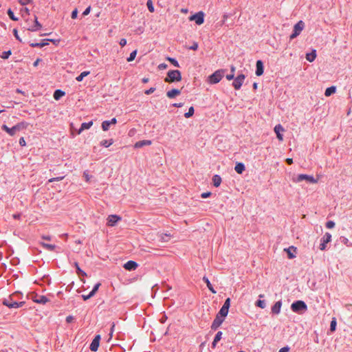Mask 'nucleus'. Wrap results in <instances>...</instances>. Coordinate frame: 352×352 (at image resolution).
Masks as SVG:
<instances>
[{
    "mask_svg": "<svg viewBox=\"0 0 352 352\" xmlns=\"http://www.w3.org/2000/svg\"><path fill=\"white\" fill-rule=\"evenodd\" d=\"M155 91V87H151L149 89H147L144 91V94L146 95H150L153 94Z\"/></svg>",
    "mask_w": 352,
    "mask_h": 352,
    "instance_id": "nucleus-54",
    "label": "nucleus"
},
{
    "mask_svg": "<svg viewBox=\"0 0 352 352\" xmlns=\"http://www.w3.org/2000/svg\"><path fill=\"white\" fill-rule=\"evenodd\" d=\"M316 57V50H313L311 52L306 54V59L309 62H313Z\"/></svg>",
    "mask_w": 352,
    "mask_h": 352,
    "instance_id": "nucleus-29",
    "label": "nucleus"
},
{
    "mask_svg": "<svg viewBox=\"0 0 352 352\" xmlns=\"http://www.w3.org/2000/svg\"><path fill=\"white\" fill-rule=\"evenodd\" d=\"M151 140H141V141H138L137 142L135 145H134V147L136 148H142L144 146H148V145H151Z\"/></svg>",
    "mask_w": 352,
    "mask_h": 352,
    "instance_id": "nucleus-23",
    "label": "nucleus"
},
{
    "mask_svg": "<svg viewBox=\"0 0 352 352\" xmlns=\"http://www.w3.org/2000/svg\"><path fill=\"white\" fill-rule=\"evenodd\" d=\"M284 250L287 253V256L289 258H294L296 257L294 253L296 251V248L294 246H290L288 248H285Z\"/></svg>",
    "mask_w": 352,
    "mask_h": 352,
    "instance_id": "nucleus-21",
    "label": "nucleus"
},
{
    "mask_svg": "<svg viewBox=\"0 0 352 352\" xmlns=\"http://www.w3.org/2000/svg\"><path fill=\"white\" fill-rule=\"evenodd\" d=\"M168 65L166 63H161L159 65L158 68L160 69H166Z\"/></svg>",
    "mask_w": 352,
    "mask_h": 352,
    "instance_id": "nucleus-62",
    "label": "nucleus"
},
{
    "mask_svg": "<svg viewBox=\"0 0 352 352\" xmlns=\"http://www.w3.org/2000/svg\"><path fill=\"white\" fill-rule=\"evenodd\" d=\"M256 75L257 76H260L263 74L264 72V66L263 63L261 60H258L256 63Z\"/></svg>",
    "mask_w": 352,
    "mask_h": 352,
    "instance_id": "nucleus-14",
    "label": "nucleus"
},
{
    "mask_svg": "<svg viewBox=\"0 0 352 352\" xmlns=\"http://www.w3.org/2000/svg\"><path fill=\"white\" fill-rule=\"evenodd\" d=\"M289 346H284L281 348L278 352H289Z\"/></svg>",
    "mask_w": 352,
    "mask_h": 352,
    "instance_id": "nucleus-61",
    "label": "nucleus"
},
{
    "mask_svg": "<svg viewBox=\"0 0 352 352\" xmlns=\"http://www.w3.org/2000/svg\"><path fill=\"white\" fill-rule=\"evenodd\" d=\"M284 131V128L280 124H277L274 127V132L276 134V137L280 141H283V136L281 132Z\"/></svg>",
    "mask_w": 352,
    "mask_h": 352,
    "instance_id": "nucleus-19",
    "label": "nucleus"
},
{
    "mask_svg": "<svg viewBox=\"0 0 352 352\" xmlns=\"http://www.w3.org/2000/svg\"><path fill=\"white\" fill-rule=\"evenodd\" d=\"M23 294L19 292H16L8 298H3L2 304L9 308H19L25 305V301L18 302V300L22 298Z\"/></svg>",
    "mask_w": 352,
    "mask_h": 352,
    "instance_id": "nucleus-1",
    "label": "nucleus"
},
{
    "mask_svg": "<svg viewBox=\"0 0 352 352\" xmlns=\"http://www.w3.org/2000/svg\"><path fill=\"white\" fill-rule=\"evenodd\" d=\"M74 266L76 269V273L78 276H87V274L80 268L78 263L77 262L74 263Z\"/></svg>",
    "mask_w": 352,
    "mask_h": 352,
    "instance_id": "nucleus-34",
    "label": "nucleus"
},
{
    "mask_svg": "<svg viewBox=\"0 0 352 352\" xmlns=\"http://www.w3.org/2000/svg\"><path fill=\"white\" fill-rule=\"evenodd\" d=\"M92 124H93L92 121H90L89 122L82 123L81 126L78 131V134L81 133V132L85 129H89L92 126Z\"/></svg>",
    "mask_w": 352,
    "mask_h": 352,
    "instance_id": "nucleus-28",
    "label": "nucleus"
},
{
    "mask_svg": "<svg viewBox=\"0 0 352 352\" xmlns=\"http://www.w3.org/2000/svg\"><path fill=\"white\" fill-rule=\"evenodd\" d=\"M11 54H12L11 50L5 51V52H2L0 57L3 59H8Z\"/></svg>",
    "mask_w": 352,
    "mask_h": 352,
    "instance_id": "nucleus-43",
    "label": "nucleus"
},
{
    "mask_svg": "<svg viewBox=\"0 0 352 352\" xmlns=\"http://www.w3.org/2000/svg\"><path fill=\"white\" fill-rule=\"evenodd\" d=\"M18 1H19V3L22 6L27 5L32 1V0H18Z\"/></svg>",
    "mask_w": 352,
    "mask_h": 352,
    "instance_id": "nucleus-52",
    "label": "nucleus"
},
{
    "mask_svg": "<svg viewBox=\"0 0 352 352\" xmlns=\"http://www.w3.org/2000/svg\"><path fill=\"white\" fill-rule=\"evenodd\" d=\"M77 15H78V10H77V9H75L72 11L71 17H72V19H76L77 17Z\"/></svg>",
    "mask_w": 352,
    "mask_h": 352,
    "instance_id": "nucleus-57",
    "label": "nucleus"
},
{
    "mask_svg": "<svg viewBox=\"0 0 352 352\" xmlns=\"http://www.w3.org/2000/svg\"><path fill=\"white\" fill-rule=\"evenodd\" d=\"M256 305L261 309H264L266 306V303L265 300L259 299L256 302Z\"/></svg>",
    "mask_w": 352,
    "mask_h": 352,
    "instance_id": "nucleus-42",
    "label": "nucleus"
},
{
    "mask_svg": "<svg viewBox=\"0 0 352 352\" xmlns=\"http://www.w3.org/2000/svg\"><path fill=\"white\" fill-rule=\"evenodd\" d=\"M167 60L175 67H179V64L178 63V61L174 58H170V57H168L167 58Z\"/></svg>",
    "mask_w": 352,
    "mask_h": 352,
    "instance_id": "nucleus-38",
    "label": "nucleus"
},
{
    "mask_svg": "<svg viewBox=\"0 0 352 352\" xmlns=\"http://www.w3.org/2000/svg\"><path fill=\"white\" fill-rule=\"evenodd\" d=\"M181 90L177 89H173L168 91L166 92V96L169 98H174L176 96L180 95Z\"/></svg>",
    "mask_w": 352,
    "mask_h": 352,
    "instance_id": "nucleus-20",
    "label": "nucleus"
},
{
    "mask_svg": "<svg viewBox=\"0 0 352 352\" xmlns=\"http://www.w3.org/2000/svg\"><path fill=\"white\" fill-rule=\"evenodd\" d=\"M194 112H195L194 107H190L188 109V111L185 113V114H184L185 118H188L192 116L194 114Z\"/></svg>",
    "mask_w": 352,
    "mask_h": 352,
    "instance_id": "nucleus-39",
    "label": "nucleus"
},
{
    "mask_svg": "<svg viewBox=\"0 0 352 352\" xmlns=\"http://www.w3.org/2000/svg\"><path fill=\"white\" fill-rule=\"evenodd\" d=\"M49 39H43L41 43H32L30 45L32 47H43L48 45Z\"/></svg>",
    "mask_w": 352,
    "mask_h": 352,
    "instance_id": "nucleus-24",
    "label": "nucleus"
},
{
    "mask_svg": "<svg viewBox=\"0 0 352 352\" xmlns=\"http://www.w3.org/2000/svg\"><path fill=\"white\" fill-rule=\"evenodd\" d=\"M291 309L295 313H302L307 311V306L302 300H296L291 305Z\"/></svg>",
    "mask_w": 352,
    "mask_h": 352,
    "instance_id": "nucleus-4",
    "label": "nucleus"
},
{
    "mask_svg": "<svg viewBox=\"0 0 352 352\" xmlns=\"http://www.w3.org/2000/svg\"><path fill=\"white\" fill-rule=\"evenodd\" d=\"M94 295H91V292H89V294L87 295H82V298L84 300H89V298H91V297H93Z\"/></svg>",
    "mask_w": 352,
    "mask_h": 352,
    "instance_id": "nucleus-56",
    "label": "nucleus"
},
{
    "mask_svg": "<svg viewBox=\"0 0 352 352\" xmlns=\"http://www.w3.org/2000/svg\"><path fill=\"white\" fill-rule=\"evenodd\" d=\"M228 311H229V309L228 308H225L223 307H221V308L220 309V310L217 313V315H219V316L223 317V318H225L228 316Z\"/></svg>",
    "mask_w": 352,
    "mask_h": 352,
    "instance_id": "nucleus-32",
    "label": "nucleus"
},
{
    "mask_svg": "<svg viewBox=\"0 0 352 352\" xmlns=\"http://www.w3.org/2000/svg\"><path fill=\"white\" fill-rule=\"evenodd\" d=\"M138 265L135 261H129L124 265V268L128 271H133L135 270L138 267Z\"/></svg>",
    "mask_w": 352,
    "mask_h": 352,
    "instance_id": "nucleus-16",
    "label": "nucleus"
},
{
    "mask_svg": "<svg viewBox=\"0 0 352 352\" xmlns=\"http://www.w3.org/2000/svg\"><path fill=\"white\" fill-rule=\"evenodd\" d=\"M336 325H337L336 320L335 318H333L330 324V331L331 332H333L336 331Z\"/></svg>",
    "mask_w": 352,
    "mask_h": 352,
    "instance_id": "nucleus-40",
    "label": "nucleus"
},
{
    "mask_svg": "<svg viewBox=\"0 0 352 352\" xmlns=\"http://www.w3.org/2000/svg\"><path fill=\"white\" fill-rule=\"evenodd\" d=\"M120 220L121 217L120 216L111 214L107 218V225L109 226H114Z\"/></svg>",
    "mask_w": 352,
    "mask_h": 352,
    "instance_id": "nucleus-13",
    "label": "nucleus"
},
{
    "mask_svg": "<svg viewBox=\"0 0 352 352\" xmlns=\"http://www.w3.org/2000/svg\"><path fill=\"white\" fill-rule=\"evenodd\" d=\"M292 181L295 183H299L302 181H306L307 183L310 184L317 183V179H316L313 176L306 174L298 175L296 177H294L292 178Z\"/></svg>",
    "mask_w": 352,
    "mask_h": 352,
    "instance_id": "nucleus-5",
    "label": "nucleus"
},
{
    "mask_svg": "<svg viewBox=\"0 0 352 352\" xmlns=\"http://www.w3.org/2000/svg\"><path fill=\"white\" fill-rule=\"evenodd\" d=\"M190 21H195L196 24L201 25L204 22V13L201 11L192 14L189 18Z\"/></svg>",
    "mask_w": 352,
    "mask_h": 352,
    "instance_id": "nucleus-8",
    "label": "nucleus"
},
{
    "mask_svg": "<svg viewBox=\"0 0 352 352\" xmlns=\"http://www.w3.org/2000/svg\"><path fill=\"white\" fill-rule=\"evenodd\" d=\"M90 10H91V7H90V6H89L88 8H87L84 10V12H82V15H83V16H86V15L89 14V12H90Z\"/></svg>",
    "mask_w": 352,
    "mask_h": 352,
    "instance_id": "nucleus-59",
    "label": "nucleus"
},
{
    "mask_svg": "<svg viewBox=\"0 0 352 352\" xmlns=\"http://www.w3.org/2000/svg\"><path fill=\"white\" fill-rule=\"evenodd\" d=\"M245 167L243 163L242 162H237L235 165L234 170L235 171L241 174L245 170Z\"/></svg>",
    "mask_w": 352,
    "mask_h": 352,
    "instance_id": "nucleus-26",
    "label": "nucleus"
},
{
    "mask_svg": "<svg viewBox=\"0 0 352 352\" xmlns=\"http://www.w3.org/2000/svg\"><path fill=\"white\" fill-rule=\"evenodd\" d=\"M222 307H223L225 308H228L229 309V308L230 307V298H228L227 299H226L224 304L223 305Z\"/></svg>",
    "mask_w": 352,
    "mask_h": 352,
    "instance_id": "nucleus-49",
    "label": "nucleus"
},
{
    "mask_svg": "<svg viewBox=\"0 0 352 352\" xmlns=\"http://www.w3.org/2000/svg\"><path fill=\"white\" fill-rule=\"evenodd\" d=\"M74 317L72 316H68L66 318V322L67 323H70V322H72L74 320Z\"/></svg>",
    "mask_w": 352,
    "mask_h": 352,
    "instance_id": "nucleus-63",
    "label": "nucleus"
},
{
    "mask_svg": "<svg viewBox=\"0 0 352 352\" xmlns=\"http://www.w3.org/2000/svg\"><path fill=\"white\" fill-rule=\"evenodd\" d=\"M210 195H211V192H203L201 195V197L204 198V199H206V198L209 197Z\"/></svg>",
    "mask_w": 352,
    "mask_h": 352,
    "instance_id": "nucleus-55",
    "label": "nucleus"
},
{
    "mask_svg": "<svg viewBox=\"0 0 352 352\" xmlns=\"http://www.w3.org/2000/svg\"><path fill=\"white\" fill-rule=\"evenodd\" d=\"M41 245L49 251H54L56 248V245L52 244L42 243Z\"/></svg>",
    "mask_w": 352,
    "mask_h": 352,
    "instance_id": "nucleus-36",
    "label": "nucleus"
},
{
    "mask_svg": "<svg viewBox=\"0 0 352 352\" xmlns=\"http://www.w3.org/2000/svg\"><path fill=\"white\" fill-rule=\"evenodd\" d=\"M116 122L117 120L116 118H112L111 120H104L102 123V129L103 131H107L111 124H116Z\"/></svg>",
    "mask_w": 352,
    "mask_h": 352,
    "instance_id": "nucleus-15",
    "label": "nucleus"
},
{
    "mask_svg": "<svg viewBox=\"0 0 352 352\" xmlns=\"http://www.w3.org/2000/svg\"><path fill=\"white\" fill-rule=\"evenodd\" d=\"M170 235L167 234H162L160 236V240L163 242H167L170 239Z\"/></svg>",
    "mask_w": 352,
    "mask_h": 352,
    "instance_id": "nucleus-48",
    "label": "nucleus"
},
{
    "mask_svg": "<svg viewBox=\"0 0 352 352\" xmlns=\"http://www.w3.org/2000/svg\"><path fill=\"white\" fill-rule=\"evenodd\" d=\"M226 78L228 80H234L235 78L234 74H230L226 75Z\"/></svg>",
    "mask_w": 352,
    "mask_h": 352,
    "instance_id": "nucleus-60",
    "label": "nucleus"
},
{
    "mask_svg": "<svg viewBox=\"0 0 352 352\" xmlns=\"http://www.w3.org/2000/svg\"><path fill=\"white\" fill-rule=\"evenodd\" d=\"M245 78V76L243 74L238 75L232 82V85L235 89L239 90L242 86L244 80Z\"/></svg>",
    "mask_w": 352,
    "mask_h": 352,
    "instance_id": "nucleus-9",
    "label": "nucleus"
},
{
    "mask_svg": "<svg viewBox=\"0 0 352 352\" xmlns=\"http://www.w3.org/2000/svg\"><path fill=\"white\" fill-rule=\"evenodd\" d=\"M120 45L122 46V47H124L126 45V40L125 38H122L120 39Z\"/></svg>",
    "mask_w": 352,
    "mask_h": 352,
    "instance_id": "nucleus-64",
    "label": "nucleus"
},
{
    "mask_svg": "<svg viewBox=\"0 0 352 352\" xmlns=\"http://www.w3.org/2000/svg\"><path fill=\"white\" fill-rule=\"evenodd\" d=\"M26 126V124L25 122H20L17 124L14 125L12 128L8 127L6 124H3L1 126L2 130L8 133L10 135L13 136L16 134L17 131H21V129H25Z\"/></svg>",
    "mask_w": 352,
    "mask_h": 352,
    "instance_id": "nucleus-2",
    "label": "nucleus"
},
{
    "mask_svg": "<svg viewBox=\"0 0 352 352\" xmlns=\"http://www.w3.org/2000/svg\"><path fill=\"white\" fill-rule=\"evenodd\" d=\"M42 28L41 24L38 21V18L36 16H34V23L32 26L28 27L27 29L31 32H35L40 30Z\"/></svg>",
    "mask_w": 352,
    "mask_h": 352,
    "instance_id": "nucleus-18",
    "label": "nucleus"
},
{
    "mask_svg": "<svg viewBox=\"0 0 352 352\" xmlns=\"http://www.w3.org/2000/svg\"><path fill=\"white\" fill-rule=\"evenodd\" d=\"M100 285H101V284L100 283H96L94 286L92 290L90 292H91V295H95L96 293L98 292V288L100 287Z\"/></svg>",
    "mask_w": 352,
    "mask_h": 352,
    "instance_id": "nucleus-47",
    "label": "nucleus"
},
{
    "mask_svg": "<svg viewBox=\"0 0 352 352\" xmlns=\"http://www.w3.org/2000/svg\"><path fill=\"white\" fill-rule=\"evenodd\" d=\"M225 318L217 314L214 320L211 324V329L216 331L223 323Z\"/></svg>",
    "mask_w": 352,
    "mask_h": 352,
    "instance_id": "nucleus-11",
    "label": "nucleus"
},
{
    "mask_svg": "<svg viewBox=\"0 0 352 352\" xmlns=\"http://www.w3.org/2000/svg\"><path fill=\"white\" fill-rule=\"evenodd\" d=\"M222 335H223V333L221 331H218L216 333L214 338L213 340V342H212V349H214L216 347L218 342L220 341V340L221 339Z\"/></svg>",
    "mask_w": 352,
    "mask_h": 352,
    "instance_id": "nucleus-25",
    "label": "nucleus"
},
{
    "mask_svg": "<svg viewBox=\"0 0 352 352\" xmlns=\"http://www.w3.org/2000/svg\"><path fill=\"white\" fill-rule=\"evenodd\" d=\"M63 178H64V177H53V178L50 179L48 180V182L51 183V182H54L61 181Z\"/></svg>",
    "mask_w": 352,
    "mask_h": 352,
    "instance_id": "nucleus-50",
    "label": "nucleus"
},
{
    "mask_svg": "<svg viewBox=\"0 0 352 352\" xmlns=\"http://www.w3.org/2000/svg\"><path fill=\"white\" fill-rule=\"evenodd\" d=\"M281 306L282 302L280 300L277 301L272 307V313L278 314L280 311Z\"/></svg>",
    "mask_w": 352,
    "mask_h": 352,
    "instance_id": "nucleus-22",
    "label": "nucleus"
},
{
    "mask_svg": "<svg viewBox=\"0 0 352 352\" xmlns=\"http://www.w3.org/2000/svg\"><path fill=\"white\" fill-rule=\"evenodd\" d=\"M223 75L224 70L219 69L209 76V81L211 84H216L222 79Z\"/></svg>",
    "mask_w": 352,
    "mask_h": 352,
    "instance_id": "nucleus-7",
    "label": "nucleus"
},
{
    "mask_svg": "<svg viewBox=\"0 0 352 352\" xmlns=\"http://www.w3.org/2000/svg\"><path fill=\"white\" fill-rule=\"evenodd\" d=\"M65 94V91L60 89H56L54 91L53 97L56 100H60Z\"/></svg>",
    "mask_w": 352,
    "mask_h": 352,
    "instance_id": "nucleus-27",
    "label": "nucleus"
},
{
    "mask_svg": "<svg viewBox=\"0 0 352 352\" xmlns=\"http://www.w3.org/2000/svg\"><path fill=\"white\" fill-rule=\"evenodd\" d=\"M146 6H147L148 10L151 12H154L155 8H154V6H153V2H152L151 0H148L147 1Z\"/></svg>",
    "mask_w": 352,
    "mask_h": 352,
    "instance_id": "nucleus-45",
    "label": "nucleus"
},
{
    "mask_svg": "<svg viewBox=\"0 0 352 352\" xmlns=\"http://www.w3.org/2000/svg\"><path fill=\"white\" fill-rule=\"evenodd\" d=\"M331 240V234L329 232H326L321 239V243L320 244V250H324L326 249V245Z\"/></svg>",
    "mask_w": 352,
    "mask_h": 352,
    "instance_id": "nucleus-10",
    "label": "nucleus"
},
{
    "mask_svg": "<svg viewBox=\"0 0 352 352\" xmlns=\"http://www.w3.org/2000/svg\"><path fill=\"white\" fill-rule=\"evenodd\" d=\"M336 87L331 86V87H328V88L326 89L325 92H324V95L326 96H330L332 94H333L334 93H336Z\"/></svg>",
    "mask_w": 352,
    "mask_h": 352,
    "instance_id": "nucleus-33",
    "label": "nucleus"
},
{
    "mask_svg": "<svg viewBox=\"0 0 352 352\" xmlns=\"http://www.w3.org/2000/svg\"><path fill=\"white\" fill-rule=\"evenodd\" d=\"M137 55V50H133L132 52H131L129 56L127 58V61L128 62H131V61H133L135 56Z\"/></svg>",
    "mask_w": 352,
    "mask_h": 352,
    "instance_id": "nucleus-44",
    "label": "nucleus"
},
{
    "mask_svg": "<svg viewBox=\"0 0 352 352\" xmlns=\"http://www.w3.org/2000/svg\"><path fill=\"white\" fill-rule=\"evenodd\" d=\"M221 183V177L219 175H214L212 177V184L214 186L219 187Z\"/></svg>",
    "mask_w": 352,
    "mask_h": 352,
    "instance_id": "nucleus-30",
    "label": "nucleus"
},
{
    "mask_svg": "<svg viewBox=\"0 0 352 352\" xmlns=\"http://www.w3.org/2000/svg\"><path fill=\"white\" fill-rule=\"evenodd\" d=\"M203 280L206 283V285H207V287L208 288V289L212 293V294H216L217 292L214 290V289L213 288L212 284L210 283L209 279L206 277V276H204L203 277Z\"/></svg>",
    "mask_w": 352,
    "mask_h": 352,
    "instance_id": "nucleus-31",
    "label": "nucleus"
},
{
    "mask_svg": "<svg viewBox=\"0 0 352 352\" xmlns=\"http://www.w3.org/2000/svg\"><path fill=\"white\" fill-rule=\"evenodd\" d=\"M89 74V72H87V71H85L83 72H82L80 75H78L76 78V80L78 82H80L82 80V79L84 78V77L87 76L88 74Z\"/></svg>",
    "mask_w": 352,
    "mask_h": 352,
    "instance_id": "nucleus-37",
    "label": "nucleus"
},
{
    "mask_svg": "<svg viewBox=\"0 0 352 352\" xmlns=\"http://www.w3.org/2000/svg\"><path fill=\"white\" fill-rule=\"evenodd\" d=\"M340 241L341 243L345 244L346 246L350 247L352 245V244L349 243V239L345 236H341L340 238Z\"/></svg>",
    "mask_w": 352,
    "mask_h": 352,
    "instance_id": "nucleus-46",
    "label": "nucleus"
},
{
    "mask_svg": "<svg viewBox=\"0 0 352 352\" xmlns=\"http://www.w3.org/2000/svg\"><path fill=\"white\" fill-rule=\"evenodd\" d=\"M113 139H110L109 140H103L100 142V145L107 148V147L110 146L111 144H113Z\"/></svg>",
    "mask_w": 352,
    "mask_h": 352,
    "instance_id": "nucleus-35",
    "label": "nucleus"
},
{
    "mask_svg": "<svg viewBox=\"0 0 352 352\" xmlns=\"http://www.w3.org/2000/svg\"><path fill=\"white\" fill-rule=\"evenodd\" d=\"M304 28L305 23L302 21H299L297 23H296L294 26L293 32L289 36L290 40H292L300 35Z\"/></svg>",
    "mask_w": 352,
    "mask_h": 352,
    "instance_id": "nucleus-6",
    "label": "nucleus"
},
{
    "mask_svg": "<svg viewBox=\"0 0 352 352\" xmlns=\"http://www.w3.org/2000/svg\"><path fill=\"white\" fill-rule=\"evenodd\" d=\"M198 48V43L196 42H194L192 45H191L189 49L192 50H197Z\"/></svg>",
    "mask_w": 352,
    "mask_h": 352,
    "instance_id": "nucleus-58",
    "label": "nucleus"
},
{
    "mask_svg": "<svg viewBox=\"0 0 352 352\" xmlns=\"http://www.w3.org/2000/svg\"><path fill=\"white\" fill-rule=\"evenodd\" d=\"M33 300L36 303L42 305H45L49 301L48 298L46 296L38 294H36L34 297H33Z\"/></svg>",
    "mask_w": 352,
    "mask_h": 352,
    "instance_id": "nucleus-17",
    "label": "nucleus"
},
{
    "mask_svg": "<svg viewBox=\"0 0 352 352\" xmlns=\"http://www.w3.org/2000/svg\"><path fill=\"white\" fill-rule=\"evenodd\" d=\"M335 226V223L333 221H329L326 223V227L329 229L333 228Z\"/></svg>",
    "mask_w": 352,
    "mask_h": 352,
    "instance_id": "nucleus-51",
    "label": "nucleus"
},
{
    "mask_svg": "<svg viewBox=\"0 0 352 352\" xmlns=\"http://www.w3.org/2000/svg\"><path fill=\"white\" fill-rule=\"evenodd\" d=\"M100 336L96 335L95 338L93 339L89 349L92 351H97L100 345Z\"/></svg>",
    "mask_w": 352,
    "mask_h": 352,
    "instance_id": "nucleus-12",
    "label": "nucleus"
},
{
    "mask_svg": "<svg viewBox=\"0 0 352 352\" xmlns=\"http://www.w3.org/2000/svg\"><path fill=\"white\" fill-rule=\"evenodd\" d=\"M182 80V74L179 70H170L167 73V76L165 78L166 82H178Z\"/></svg>",
    "mask_w": 352,
    "mask_h": 352,
    "instance_id": "nucleus-3",
    "label": "nucleus"
},
{
    "mask_svg": "<svg viewBox=\"0 0 352 352\" xmlns=\"http://www.w3.org/2000/svg\"><path fill=\"white\" fill-rule=\"evenodd\" d=\"M7 14L12 20L18 21L19 19L14 16L13 11L10 8L8 10Z\"/></svg>",
    "mask_w": 352,
    "mask_h": 352,
    "instance_id": "nucleus-41",
    "label": "nucleus"
},
{
    "mask_svg": "<svg viewBox=\"0 0 352 352\" xmlns=\"http://www.w3.org/2000/svg\"><path fill=\"white\" fill-rule=\"evenodd\" d=\"M13 34H14V37L20 42H21V38L19 37V34H18V31L16 29H14L13 30Z\"/></svg>",
    "mask_w": 352,
    "mask_h": 352,
    "instance_id": "nucleus-53",
    "label": "nucleus"
}]
</instances>
